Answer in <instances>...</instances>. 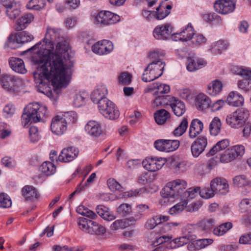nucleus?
Segmentation results:
<instances>
[{
	"mask_svg": "<svg viewBox=\"0 0 251 251\" xmlns=\"http://www.w3.org/2000/svg\"><path fill=\"white\" fill-rule=\"evenodd\" d=\"M249 115V112L247 109H239L227 116L226 122L231 127L238 128L245 124Z\"/></svg>",
	"mask_w": 251,
	"mask_h": 251,
	"instance_id": "5",
	"label": "nucleus"
},
{
	"mask_svg": "<svg viewBox=\"0 0 251 251\" xmlns=\"http://www.w3.org/2000/svg\"><path fill=\"white\" fill-rule=\"evenodd\" d=\"M62 119L66 121V124H73L77 120L76 115L72 111L68 112L61 115Z\"/></svg>",
	"mask_w": 251,
	"mask_h": 251,
	"instance_id": "54",
	"label": "nucleus"
},
{
	"mask_svg": "<svg viewBox=\"0 0 251 251\" xmlns=\"http://www.w3.org/2000/svg\"><path fill=\"white\" fill-rule=\"evenodd\" d=\"M39 170L46 176H50L56 171L55 165L50 161H45L39 168Z\"/></svg>",
	"mask_w": 251,
	"mask_h": 251,
	"instance_id": "38",
	"label": "nucleus"
},
{
	"mask_svg": "<svg viewBox=\"0 0 251 251\" xmlns=\"http://www.w3.org/2000/svg\"><path fill=\"white\" fill-rule=\"evenodd\" d=\"M34 52L31 60L39 66L33 73L38 91L46 94L50 91L48 83L54 87H66L70 82L73 61L68 42L61 35L60 29L48 27L42 42L29 49Z\"/></svg>",
	"mask_w": 251,
	"mask_h": 251,
	"instance_id": "1",
	"label": "nucleus"
},
{
	"mask_svg": "<svg viewBox=\"0 0 251 251\" xmlns=\"http://www.w3.org/2000/svg\"><path fill=\"white\" fill-rule=\"evenodd\" d=\"M154 119L158 125L163 124L170 117V113L165 109L157 110L154 113Z\"/></svg>",
	"mask_w": 251,
	"mask_h": 251,
	"instance_id": "40",
	"label": "nucleus"
},
{
	"mask_svg": "<svg viewBox=\"0 0 251 251\" xmlns=\"http://www.w3.org/2000/svg\"><path fill=\"white\" fill-rule=\"evenodd\" d=\"M228 47V44L225 41L219 40L213 43L210 46L209 50L214 55L220 54L222 52L226 50Z\"/></svg>",
	"mask_w": 251,
	"mask_h": 251,
	"instance_id": "32",
	"label": "nucleus"
},
{
	"mask_svg": "<svg viewBox=\"0 0 251 251\" xmlns=\"http://www.w3.org/2000/svg\"><path fill=\"white\" fill-rule=\"evenodd\" d=\"M77 225L83 232L93 235H102L106 231L101 225L83 217L78 218Z\"/></svg>",
	"mask_w": 251,
	"mask_h": 251,
	"instance_id": "4",
	"label": "nucleus"
},
{
	"mask_svg": "<svg viewBox=\"0 0 251 251\" xmlns=\"http://www.w3.org/2000/svg\"><path fill=\"white\" fill-rule=\"evenodd\" d=\"M213 242L211 239H196L189 244L188 248L189 250H199L211 245Z\"/></svg>",
	"mask_w": 251,
	"mask_h": 251,
	"instance_id": "28",
	"label": "nucleus"
},
{
	"mask_svg": "<svg viewBox=\"0 0 251 251\" xmlns=\"http://www.w3.org/2000/svg\"><path fill=\"white\" fill-rule=\"evenodd\" d=\"M249 183V178L244 175L236 176L233 178V184L237 187L245 186Z\"/></svg>",
	"mask_w": 251,
	"mask_h": 251,
	"instance_id": "45",
	"label": "nucleus"
},
{
	"mask_svg": "<svg viewBox=\"0 0 251 251\" xmlns=\"http://www.w3.org/2000/svg\"><path fill=\"white\" fill-rule=\"evenodd\" d=\"M226 102L232 106H241L244 103L243 97L235 91H232L229 93Z\"/></svg>",
	"mask_w": 251,
	"mask_h": 251,
	"instance_id": "27",
	"label": "nucleus"
},
{
	"mask_svg": "<svg viewBox=\"0 0 251 251\" xmlns=\"http://www.w3.org/2000/svg\"><path fill=\"white\" fill-rule=\"evenodd\" d=\"M165 67V63L163 62L161 60L157 61H153L150 63L147 66V70L149 69H151L155 75L160 74L161 72H163Z\"/></svg>",
	"mask_w": 251,
	"mask_h": 251,
	"instance_id": "41",
	"label": "nucleus"
},
{
	"mask_svg": "<svg viewBox=\"0 0 251 251\" xmlns=\"http://www.w3.org/2000/svg\"><path fill=\"white\" fill-rule=\"evenodd\" d=\"M214 8L220 14H228L234 10L235 3L231 0H217L214 3Z\"/></svg>",
	"mask_w": 251,
	"mask_h": 251,
	"instance_id": "10",
	"label": "nucleus"
},
{
	"mask_svg": "<svg viewBox=\"0 0 251 251\" xmlns=\"http://www.w3.org/2000/svg\"><path fill=\"white\" fill-rule=\"evenodd\" d=\"M127 223L126 219L117 220L114 221L110 226L112 230H117L120 229L125 228L127 226Z\"/></svg>",
	"mask_w": 251,
	"mask_h": 251,
	"instance_id": "56",
	"label": "nucleus"
},
{
	"mask_svg": "<svg viewBox=\"0 0 251 251\" xmlns=\"http://www.w3.org/2000/svg\"><path fill=\"white\" fill-rule=\"evenodd\" d=\"M33 39V36L30 33L26 31L20 33L17 37V41L18 43L24 44L32 41Z\"/></svg>",
	"mask_w": 251,
	"mask_h": 251,
	"instance_id": "51",
	"label": "nucleus"
},
{
	"mask_svg": "<svg viewBox=\"0 0 251 251\" xmlns=\"http://www.w3.org/2000/svg\"><path fill=\"white\" fill-rule=\"evenodd\" d=\"M245 152V148L243 145H236L228 149L224 153L220 155V161L229 162L238 156H242Z\"/></svg>",
	"mask_w": 251,
	"mask_h": 251,
	"instance_id": "8",
	"label": "nucleus"
},
{
	"mask_svg": "<svg viewBox=\"0 0 251 251\" xmlns=\"http://www.w3.org/2000/svg\"><path fill=\"white\" fill-rule=\"evenodd\" d=\"M195 105L199 109H206L211 105V100L205 95L200 94L196 98Z\"/></svg>",
	"mask_w": 251,
	"mask_h": 251,
	"instance_id": "30",
	"label": "nucleus"
},
{
	"mask_svg": "<svg viewBox=\"0 0 251 251\" xmlns=\"http://www.w3.org/2000/svg\"><path fill=\"white\" fill-rule=\"evenodd\" d=\"M78 154V151L75 148L71 147L64 148L58 157L57 161L69 162L75 158Z\"/></svg>",
	"mask_w": 251,
	"mask_h": 251,
	"instance_id": "18",
	"label": "nucleus"
},
{
	"mask_svg": "<svg viewBox=\"0 0 251 251\" xmlns=\"http://www.w3.org/2000/svg\"><path fill=\"white\" fill-rule=\"evenodd\" d=\"M215 194V191L211 185L210 187H205L200 191V195L201 197L205 199L212 198Z\"/></svg>",
	"mask_w": 251,
	"mask_h": 251,
	"instance_id": "52",
	"label": "nucleus"
},
{
	"mask_svg": "<svg viewBox=\"0 0 251 251\" xmlns=\"http://www.w3.org/2000/svg\"><path fill=\"white\" fill-rule=\"evenodd\" d=\"M98 108L100 113L109 120L117 119L120 112L115 104L108 99H104L99 102Z\"/></svg>",
	"mask_w": 251,
	"mask_h": 251,
	"instance_id": "6",
	"label": "nucleus"
},
{
	"mask_svg": "<svg viewBox=\"0 0 251 251\" xmlns=\"http://www.w3.org/2000/svg\"><path fill=\"white\" fill-rule=\"evenodd\" d=\"M194 35V29L191 24H189L187 26L179 33H176L173 35L174 40L176 41H187L191 40Z\"/></svg>",
	"mask_w": 251,
	"mask_h": 251,
	"instance_id": "19",
	"label": "nucleus"
},
{
	"mask_svg": "<svg viewBox=\"0 0 251 251\" xmlns=\"http://www.w3.org/2000/svg\"><path fill=\"white\" fill-rule=\"evenodd\" d=\"M197 239L194 235H183L171 241L167 246L168 249H175L183 246Z\"/></svg>",
	"mask_w": 251,
	"mask_h": 251,
	"instance_id": "22",
	"label": "nucleus"
},
{
	"mask_svg": "<svg viewBox=\"0 0 251 251\" xmlns=\"http://www.w3.org/2000/svg\"><path fill=\"white\" fill-rule=\"evenodd\" d=\"M214 223L215 220L210 218L202 219L198 224V225L201 230L209 231L214 227Z\"/></svg>",
	"mask_w": 251,
	"mask_h": 251,
	"instance_id": "42",
	"label": "nucleus"
},
{
	"mask_svg": "<svg viewBox=\"0 0 251 251\" xmlns=\"http://www.w3.org/2000/svg\"><path fill=\"white\" fill-rule=\"evenodd\" d=\"M207 143V139L205 136H199L191 145V149L193 156L197 157L201 154L205 150Z\"/></svg>",
	"mask_w": 251,
	"mask_h": 251,
	"instance_id": "16",
	"label": "nucleus"
},
{
	"mask_svg": "<svg viewBox=\"0 0 251 251\" xmlns=\"http://www.w3.org/2000/svg\"><path fill=\"white\" fill-rule=\"evenodd\" d=\"M239 74L247 78L238 81L237 85L239 88L248 92L251 91V70L241 68Z\"/></svg>",
	"mask_w": 251,
	"mask_h": 251,
	"instance_id": "17",
	"label": "nucleus"
},
{
	"mask_svg": "<svg viewBox=\"0 0 251 251\" xmlns=\"http://www.w3.org/2000/svg\"><path fill=\"white\" fill-rule=\"evenodd\" d=\"M45 0H30L27 4L28 9L33 10H40L45 6Z\"/></svg>",
	"mask_w": 251,
	"mask_h": 251,
	"instance_id": "46",
	"label": "nucleus"
},
{
	"mask_svg": "<svg viewBox=\"0 0 251 251\" xmlns=\"http://www.w3.org/2000/svg\"><path fill=\"white\" fill-rule=\"evenodd\" d=\"M117 212L122 216H126L131 212V206L126 203L122 204L118 208Z\"/></svg>",
	"mask_w": 251,
	"mask_h": 251,
	"instance_id": "59",
	"label": "nucleus"
},
{
	"mask_svg": "<svg viewBox=\"0 0 251 251\" xmlns=\"http://www.w3.org/2000/svg\"><path fill=\"white\" fill-rule=\"evenodd\" d=\"M172 237L171 236L163 235L158 237L152 243L153 246L156 247L159 245H166L171 240Z\"/></svg>",
	"mask_w": 251,
	"mask_h": 251,
	"instance_id": "58",
	"label": "nucleus"
},
{
	"mask_svg": "<svg viewBox=\"0 0 251 251\" xmlns=\"http://www.w3.org/2000/svg\"><path fill=\"white\" fill-rule=\"evenodd\" d=\"M3 6L6 9V14L11 20L16 19L21 13L20 5L15 1L5 2Z\"/></svg>",
	"mask_w": 251,
	"mask_h": 251,
	"instance_id": "21",
	"label": "nucleus"
},
{
	"mask_svg": "<svg viewBox=\"0 0 251 251\" xmlns=\"http://www.w3.org/2000/svg\"><path fill=\"white\" fill-rule=\"evenodd\" d=\"M170 105L174 114L178 117L182 116L186 111L184 103L178 100L175 99Z\"/></svg>",
	"mask_w": 251,
	"mask_h": 251,
	"instance_id": "31",
	"label": "nucleus"
},
{
	"mask_svg": "<svg viewBox=\"0 0 251 251\" xmlns=\"http://www.w3.org/2000/svg\"><path fill=\"white\" fill-rule=\"evenodd\" d=\"M157 89L156 92L158 94H167L170 92V86L168 85L156 83L152 84V85L150 88L151 91Z\"/></svg>",
	"mask_w": 251,
	"mask_h": 251,
	"instance_id": "47",
	"label": "nucleus"
},
{
	"mask_svg": "<svg viewBox=\"0 0 251 251\" xmlns=\"http://www.w3.org/2000/svg\"><path fill=\"white\" fill-rule=\"evenodd\" d=\"M162 74L163 73L161 72L157 75H155L151 69H149L147 70V67L143 74L142 79L144 82H150L161 76Z\"/></svg>",
	"mask_w": 251,
	"mask_h": 251,
	"instance_id": "44",
	"label": "nucleus"
},
{
	"mask_svg": "<svg viewBox=\"0 0 251 251\" xmlns=\"http://www.w3.org/2000/svg\"><path fill=\"white\" fill-rule=\"evenodd\" d=\"M187 187V182L183 179H176L168 183L161 191L162 197L168 199L181 198Z\"/></svg>",
	"mask_w": 251,
	"mask_h": 251,
	"instance_id": "3",
	"label": "nucleus"
},
{
	"mask_svg": "<svg viewBox=\"0 0 251 251\" xmlns=\"http://www.w3.org/2000/svg\"><path fill=\"white\" fill-rule=\"evenodd\" d=\"M169 217L164 215H156L149 219L146 224L145 227L148 229H152L157 225L162 224V222L169 220Z\"/></svg>",
	"mask_w": 251,
	"mask_h": 251,
	"instance_id": "29",
	"label": "nucleus"
},
{
	"mask_svg": "<svg viewBox=\"0 0 251 251\" xmlns=\"http://www.w3.org/2000/svg\"><path fill=\"white\" fill-rule=\"evenodd\" d=\"M27 112L22 115V123L25 127L32 122H44L47 117V108L38 102L29 103L26 106Z\"/></svg>",
	"mask_w": 251,
	"mask_h": 251,
	"instance_id": "2",
	"label": "nucleus"
},
{
	"mask_svg": "<svg viewBox=\"0 0 251 251\" xmlns=\"http://www.w3.org/2000/svg\"><path fill=\"white\" fill-rule=\"evenodd\" d=\"M67 128L66 121L62 119V116L57 115L52 118L50 129L53 133L57 135H61L66 131Z\"/></svg>",
	"mask_w": 251,
	"mask_h": 251,
	"instance_id": "15",
	"label": "nucleus"
},
{
	"mask_svg": "<svg viewBox=\"0 0 251 251\" xmlns=\"http://www.w3.org/2000/svg\"><path fill=\"white\" fill-rule=\"evenodd\" d=\"M132 76L127 72L122 73L119 76V81L123 85H128L131 81Z\"/></svg>",
	"mask_w": 251,
	"mask_h": 251,
	"instance_id": "64",
	"label": "nucleus"
},
{
	"mask_svg": "<svg viewBox=\"0 0 251 251\" xmlns=\"http://www.w3.org/2000/svg\"><path fill=\"white\" fill-rule=\"evenodd\" d=\"M188 126V122L186 118H184L180 122L178 126L173 131V133L176 136H180L183 134Z\"/></svg>",
	"mask_w": 251,
	"mask_h": 251,
	"instance_id": "43",
	"label": "nucleus"
},
{
	"mask_svg": "<svg viewBox=\"0 0 251 251\" xmlns=\"http://www.w3.org/2000/svg\"><path fill=\"white\" fill-rule=\"evenodd\" d=\"M210 184L216 194L225 195L229 192V185L225 178H215L211 181Z\"/></svg>",
	"mask_w": 251,
	"mask_h": 251,
	"instance_id": "14",
	"label": "nucleus"
},
{
	"mask_svg": "<svg viewBox=\"0 0 251 251\" xmlns=\"http://www.w3.org/2000/svg\"><path fill=\"white\" fill-rule=\"evenodd\" d=\"M223 89L221 81L216 79L209 83L207 87V93L211 96H215L221 92Z\"/></svg>",
	"mask_w": 251,
	"mask_h": 251,
	"instance_id": "34",
	"label": "nucleus"
},
{
	"mask_svg": "<svg viewBox=\"0 0 251 251\" xmlns=\"http://www.w3.org/2000/svg\"><path fill=\"white\" fill-rule=\"evenodd\" d=\"M187 204V202L186 201L182 200V201L177 203L170 209V214L171 215H176L180 213L184 210V207H186Z\"/></svg>",
	"mask_w": 251,
	"mask_h": 251,
	"instance_id": "48",
	"label": "nucleus"
},
{
	"mask_svg": "<svg viewBox=\"0 0 251 251\" xmlns=\"http://www.w3.org/2000/svg\"><path fill=\"white\" fill-rule=\"evenodd\" d=\"M2 87L7 91H14L21 84V81L11 75H3L0 79Z\"/></svg>",
	"mask_w": 251,
	"mask_h": 251,
	"instance_id": "11",
	"label": "nucleus"
},
{
	"mask_svg": "<svg viewBox=\"0 0 251 251\" xmlns=\"http://www.w3.org/2000/svg\"><path fill=\"white\" fill-rule=\"evenodd\" d=\"M34 16L30 13L24 14L16 22L15 30L20 31L25 29L33 21Z\"/></svg>",
	"mask_w": 251,
	"mask_h": 251,
	"instance_id": "25",
	"label": "nucleus"
},
{
	"mask_svg": "<svg viewBox=\"0 0 251 251\" xmlns=\"http://www.w3.org/2000/svg\"><path fill=\"white\" fill-rule=\"evenodd\" d=\"M11 204L12 202L8 196L3 193H0V207H9Z\"/></svg>",
	"mask_w": 251,
	"mask_h": 251,
	"instance_id": "55",
	"label": "nucleus"
},
{
	"mask_svg": "<svg viewBox=\"0 0 251 251\" xmlns=\"http://www.w3.org/2000/svg\"><path fill=\"white\" fill-rule=\"evenodd\" d=\"M15 107L13 104L8 103L3 108V115L6 118L11 117L14 115L15 112Z\"/></svg>",
	"mask_w": 251,
	"mask_h": 251,
	"instance_id": "62",
	"label": "nucleus"
},
{
	"mask_svg": "<svg viewBox=\"0 0 251 251\" xmlns=\"http://www.w3.org/2000/svg\"><path fill=\"white\" fill-rule=\"evenodd\" d=\"M113 49L112 43L107 40H103L97 42L92 47V50L95 53L100 55L107 54Z\"/></svg>",
	"mask_w": 251,
	"mask_h": 251,
	"instance_id": "13",
	"label": "nucleus"
},
{
	"mask_svg": "<svg viewBox=\"0 0 251 251\" xmlns=\"http://www.w3.org/2000/svg\"><path fill=\"white\" fill-rule=\"evenodd\" d=\"M239 210L241 212H246L251 210V199H243L239 205Z\"/></svg>",
	"mask_w": 251,
	"mask_h": 251,
	"instance_id": "53",
	"label": "nucleus"
},
{
	"mask_svg": "<svg viewBox=\"0 0 251 251\" xmlns=\"http://www.w3.org/2000/svg\"><path fill=\"white\" fill-rule=\"evenodd\" d=\"M203 125L202 122L198 119H193L190 125L189 135L191 138H195L202 131Z\"/></svg>",
	"mask_w": 251,
	"mask_h": 251,
	"instance_id": "24",
	"label": "nucleus"
},
{
	"mask_svg": "<svg viewBox=\"0 0 251 251\" xmlns=\"http://www.w3.org/2000/svg\"><path fill=\"white\" fill-rule=\"evenodd\" d=\"M229 143L227 139H223L218 142L207 153V156L215 154L219 151H223L229 146Z\"/></svg>",
	"mask_w": 251,
	"mask_h": 251,
	"instance_id": "36",
	"label": "nucleus"
},
{
	"mask_svg": "<svg viewBox=\"0 0 251 251\" xmlns=\"http://www.w3.org/2000/svg\"><path fill=\"white\" fill-rule=\"evenodd\" d=\"M22 191L26 200L32 201L38 197L36 190L32 186L26 185L23 188Z\"/></svg>",
	"mask_w": 251,
	"mask_h": 251,
	"instance_id": "35",
	"label": "nucleus"
},
{
	"mask_svg": "<svg viewBox=\"0 0 251 251\" xmlns=\"http://www.w3.org/2000/svg\"><path fill=\"white\" fill-rule=\"evenodd\" d=\"M197 66H193L192 62H191L190 65L188 66V71L193 72L200 69L206 65V62L202 58H196Z\"/></svg>",
	"mask_w": 251,
	"mask_h": 251,
	"instance_id": "61",
	"label": "nucleus"
},
{
	"mask_svg": "<svg viewBox=\"0 0 251 251\" xmlns=\"http://www.w3.org/2000/svg\"><path fill=\"white\" fill-rule=\"evenodd\" d=\"M85 130L90 136L93 137H99L102 134L101 126L96 121H89L85 125Z\"/></svg>",
	"mask_w": 251,
	"mask_h": 251,
	"instance_id": "20",
	"label": "nucleus"
},
{
	"mask_svg": "<svg viewBox=\"0 0 251 251\" xmlns=\"http://www.w3.org/2000/svg\"><path fill=\"white\" fill-rule=\"evenodd\" d=\"M11 69L15 72L25 74L27 72L23 60L19 58L12 57L9 61Z\"/></svg>",
	"mask_w": 251,
	"mask_h": 251,
	"instance_id": "26",
	"label": "nucleus"
},
{
	"mask_svg": "<svg viewBox=\"0 0 251 251\" xmlns=\"http://www.w3.org/2000/svg\"><path fill=\"white\" fill-rule=\"evenodd\" d=\"M166 159L157 157H147L142 161L144 168L150 172H155L160 170L165 164Z\"/></svg>",
	"mask_w": 251,
	"mask_h": 251,
	"instance_id": "9",
	"label": "nucleus"
},
{
	"mask_svg": "<svg viewBox=\"0 0 251 251\" xmlns=\"http://www.w3.org/2000/svg\"><path fill=\"white\" fill-rule=\"evenodd\" d=\"M172 8L171 5H165L164 2H162L157 8L155 18L158 20H162L166 17L170 13Z\"/></svg>",
	"mask_w": 251,
	"mask_h": 251,
	"instance_id": "33",
	"label": "nucleus"
},
{
	"mask_svg": "<svg viewBox=\"0 0 251 251\" xmlns=\"http://www.w3.org/2000/svg\"><path fill=\"white\" fill-rule=\"evenodd\" d=\"M86 95L84 93L76 94L74 98L73 105L76 107H79L84 104Z\"/></svg>",
	"mask_w": 251,
	"mask_h": 251,
	"instance_id": "57",
	"label": "nucleus"
},
{
	"mask_svg": "<svg viewBox=\"0 0 251 251\" xmlns=\"http://www.w3.org/2000/svg\"><path fill=\"white\" fill-rule=\"evenodd\" d=\"M201 191L200 187H197L196 188H190L188 190L185 191L183 195H181V200L188 201L195 198L198 194H200Z\"/></svg>",
	"mask_w": 251,
	"mask_h": 251,
	"instance_id": "39",
	"label": "nucleus"
},
{
	"mask_svg": "<svg viewBox=\"0 0 251 251\" xmlns=\"http://www.w3.org/2000/svg\"><path fill=\"white\" fill-rule=\"evenodd\" d=\"M166 152H171L176 150L179 146L178 140H166Z\"/></svg>",
	"mask_w": 251,
	"mask_h": 251,
	"instance_id": "60",
	"label": "nucleus"
},
{
	"mask_svg": "<svg viewBox=\"0 0 251 251\" xmlns=\"http://www.w3.org/2000/svg\"><path fill=\"white\" fill-rule=\"evenodd\" d=\"M29 134L30 140L32 142H37L40 139L38 130L36 126H31L30 127Z\"/></svg>",
	"mask_w": 251,
	"mask_h": 251,
	"instance_id": "63",
	"label": "nucleus"
},
{
	"mask_svg": "<svg viewBox=\"0 0 251 251\" xmlns=\"http://www.w3.org/2000/svg\"><path fill=\"white\" fill-rule=\"evenodd\" d=\"M222 124L220 119L218 117H215L209 125L210 133L212 136H217L221 131Z\"/></svg>",
	"mask_w": 251,
	"mask_h": 251,
	"instance_id": "37",
	"label": "nucleus"
},
{
	"mask_svg": "<svg viewBox=\"0 0 251 251\" xmlns=\"http://www.w3.org/2000/svg\"><path fill=\"white\" fill-rule=\"evenodd\" d=\"M120 21V17L109 11H101L95 16L93 23L96 25L101 26L117 23Z\"/></svg>",
	"mask_w": 251,
	"mask_h": 251,
	"instance_id": "7",
	"label": "nucleus"
},
{
	"mask_svg": "<svg viewBox=\"0 0 251 251\" xmlns=\"http://www.w3.org/2000/svg\"><path fill=\"white\" fill-rule=\"evenodd\" d=\"M171 98L170 96H159L154 100V105L156 106L160 105H168L169 102H172Z\"/></svg>",
	"mask_w": 251,
	"mask_h": 251,
	"instance_id": "49",
	"label": "nucleus"
},
{
	"mask_svg": "<svg viewBox=\"0 0 251 251\" xmlns=\"http://www.w3.org/2000/svg\"><path fill=\"white\" fill-rule=\"evenodd\" d=\"M173 32V27L170 24L157 25L153 31V35L158 40H165L170 37Z\"/></svg>",
	"mask_w": 251,
	"mask_h": 251,
	"instance_id": "12",
	"label": "nucleus"
},
{
	"mask_svg": "<svg viewBox=\"0 0 251 251\" xmlns=\"http://www.w3.org/2000/svg\"><path fill=\"white\" fill-rule=\"evenodd\" d=\"M107 93V89L104 85H99L97 88L92 92L91 100L94 103L98 104L102 100L107 99L106 96Z\"/></svg>",
	"mask_w": 251,
	"mask_h": 251,
	"instance_id": "23",
	"label": "nucleus"
},
{
	"mask_svg": "<svg viewBox=\"0 0 251 251\" xmlns=\"http://www.w3.org/2000/svg\"><path fill=\"white\" fill-rule=\"evenodd\" d=\"M171 164L173 169L177 174H179L186 171L187 169V164L185 161L176 162L174 160L172 161Z\"/></svg>",
	"mask_w": 251,
	"mask_h": 251,
	"instance_id": "50",
	"label": "nucleus"
}]
</instances>
